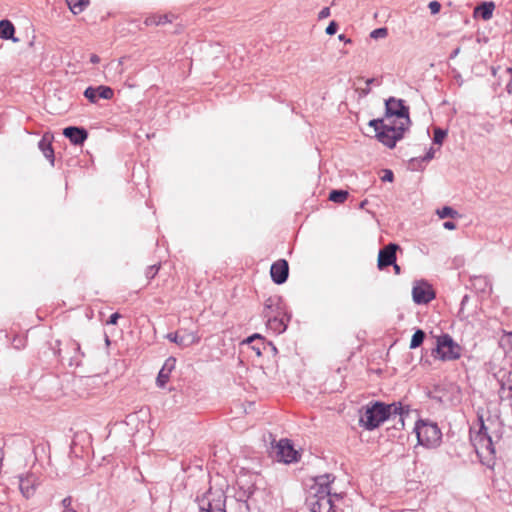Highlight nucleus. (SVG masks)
Segmentation results:
<instances>
[{"instance_id":"nucleus-1","label":"nucleus","mask_w":512,"mask_h":512,"mask_svg":"<svg viewBox=\"0 0 512 512\" xmlns=\"http://www.w3.org/2000/svg\"><path fill=\"white\" fill-rule=\"evenodd\" d=\"M335 480L332 474L315 477L314 484L309 490L306 505L311 512H335V500L343 498L341 493H332L331 485Z\"/></svg>"},{"instance_id":"nucleus-2","label":"nucleus","mask_w":512,"mask_h":512,"mask_svg":"<svg viewBox=\"0 0 512 512\" xmlns=\"http://www.w3.org/2000/svg\"><path fill=\"white\" fill-rule=\"evenodd\" d=\"M409 408L404 407L400 402L385 404L376 401L371 406H367L365 412L360 417V425L366 430H374L386 420L393 419L404 425V415H408Z\"/></svg>"},{"instance_id":"nucleus-3","label":"nucleus","mask_w":512,"mask_h":512,"mask_svg":"<svg viewBox=\"0 0 512 512\" xmlns=\"http://www.w3.org/2000/svg\"><path fill=\"white\" fill-rule=\"evenodd\" d=\"M480 428L475 434H471V442L480 461L491 466L494 464L496 455V444L499 435L493 436L489 433V427L484 424L483 418L479 417Z\"/></svg>"},{"instance_id":"nucleus-4","label":"nucleus","mask_w":512,"mask_h":512,"mask_svg":"<svg viewBox=\"0 0 512 512\" xmlns=\"http://www.w3.org/2000/svg\"><path fill=\"white\" fill-rule=\"evenodd\" d=\"M410 125H404V121L387 120L385 116L382 118V130L378 132L377 140L392 149L396 146V143L404 137V133L408 130Z\"/></svg>"},{"instance_id":"nucleus-5","label":"nucleus","mask_w":512,"mask_h":512,"mask_svg":"<svg viewBox=\"0 0 512 512\" xmlns=\"http://www.w3.org/2000/svg\"><path fill=\"white\" fill-rule=\"evenodd\" d=\"M463 348L454 341L451 335L442 333L436 338V347L432 355L441 361H455L461 358Z\"/></svg>"},{"instance_id":"nucleus-6","label":"nucleus","mask_w":512,"mask_h":512,"mask_svg":"<svg viewBox=\"0 0 512 512\" xmlns=\"http://www.w3.org/2000/svg\"><path fill=\"white\" fill-rule=\"evenodd\" d=\"M52 350L55 356L62 362L67 361L69 366H79L84 357L80 344L74 339H68L64 343L56 340Z\"/></svg>"},{"instance_id":"nucleus-7","label":"nucleus","mask_w":512,"mask_h":512,"mask_svg":"<svg viewBox=\"0 0 512 512\" xmlns=\"http://www.w3.org/2000/svg\"><path fill=\"white\" fill-rule=\"evenodd\" d=\"M418 443L427 448H435L441 443L442 433L436 423L419 420L414 427Z\"/></svg>"},{"instance_id":"nucleus-8","label":"nucleus","mask_w":512,"mask_h":512,"mask_svg":"<svg viewBox=\"0 0 512 512\" xmlns=\"http://www.w3.org/2000/svg\"><path fill=\"white\" fill-rule=\"evenodd\" d=\"M226 500L227 496L222 489L213 488L197 498L198 507L203 512H227Z\"/></svg>"},{"instance_id":"nucleus-9","label":"nucleus","mask_w":512,"mask_h":512,"mask_svg":"<svg viewBox=\"0 0 512 512\" xmlns=\"http://www.w3.org/2000/svg\"><path fill=\"white\" fill-rule=\"evenodd\" d=\"M385 114L387 120L390 118H397L398 120L404 121V125H410L411 120L409 117V107L405 105V101L390 97L385 101Z\"/></svg>"},{"instance_id":"nucleus-10","label":"nucleus","mask_w":512,"mask_h":512,"mask_svg":"<svg viewBox=\"0 0 512 512\" xmlns=\"http://www.w3.org/2000/svg\"><path fill=\"white\" fill-rule=\"evenodd\" d=\"M413 301L418 304H428L435 298L433 287L426 281H416L412 289Z\"/></svg>"},{"instance_id":"nucleus-11","label":"nucleus","mask_w":512,"mask_h":512,"mask_svg":"<svg viewBox=\"0 0 512 512\" xmlns=\"http://www.w3.org/2000/svg\"><path fill=\"white\" fill-rule=\"evenodd\" d=\"M297 451L289 439H281L276 445V458L280 462L291 463L297 461Z\"/></svg>"},{"instance_id":"nucleus-12","label":"nucleus","mask_w":512,"mask_h":512,"mask_svg":"<svg viewBox=\"0 0 512 512\" xmlns=\"http://www.w3.org/2000/svg\"><path fill=\"white\" fill-rule=\"evenodd\" d=\"M271 279L275 284L285 283L289 276V265L285 259H279L271 265Z\"/></svg>"},{"instance_id":"nucleus-13","label":"nucleus","mask_w":512,"mask_h":512,"mask_svg":"<svg viewBox=\"0 0 512 512\" xmlns=\"http://www.w3.org/2000/svg\"><path fill=\"white\" fill-rule=\"evenodd\" d=\"M166 338L182 348L189 347L200 341V337L196 332L188 331H184L183 334H180L179 332H171L166 335Z\"/></svg>"},{"instance_id":"nucleus-14","label":"nucleus","mask_w":512,"mask_h":512,"mask_svg":"<svg viewBox=\"0 0 512 512\" xmlns=\"http://www.w3.org/2000/svg\"><path fill=\"white\" fill-rule=\"evenodd\" d=\"M399 246L395 243H389L384 248L380 249L378 254L377 266L380 270L391 266L396 261V251Z\"/></svg>"},{"instance_id":"nucleus-15","label":"nucleus","mask_w":512,"mask_h":512,"mask_svg":"<svg viewBox=\"0 0 512 512\" xmlns=\"http://www.w3.org/2000/svg\"><path fill=\"white\" fill-rule=\"evenodd\" d=\"M84 96L91 102L96 103L98 99L110 100L114 96V91L109 86L100 85L98 87L89 86L84 91Z\"/></svg>"},{"instance_id":"nucleus-16","label":"nucleus","mask_w":512,"mask_h":512,"mask_svg":"<svg viewBox=\"0 0 512 512\" xmlns=\"http://www.w3.org/2000/svg\"><path fill=\"white\" fill-rule=\"evenodd\" d=\"M265 317L268 318V327L278 334L283 333L287 329V323L290 320V315L282 314L281 312H276L273 315L266 313Z\"/></svg>"},{"instance_id":"nucleus-17","label":"nucleus","mask_w":512,"mask_h":512,"mask_svg":"<svg viewBox=\"0 0 512 512\" xmlns=\"http://www.w3.org/2000/svg\"><path fill=\"white\" fill-rule=\"evenodd\" d=\"M63 135L74 145H82L88 138V132L83 127L68 126L63 129Z\"/></svg>"},{"instance_id":"nucleus-18","label":"nucleus","mask_w":512,"mask_h":512,"mask_svg":"<svg viewBox=\"0 0 512 512\" xmlns=\"http://www.w3.org/2000/svg\"><path fill=\"white\" fill-rule=\"evenodd\" d=\"M175 367H176V358L172 357V356L168 357L165 360L162 368L160 369V371L158 373V376L156 379V383H157L158 387H160V388L165 387L166 383L169 380L170 374L175 369Z\"/></svg>"},{"instance_id":"nucleus-19","label":"nucleus","mask_w":512,"mask_h":512,"mask_svg":"<svg viewBox=\"0 0 512 512\" xmlns=\"http://www.w3.org/2000/svg\"><path fill=\"white\" fill-rule=\"evenodd\" d=\"M36 477L32 474L20 476L19 489L25 498L31 497L35 493Z\"/></svg>"},{"instance_id":"nucleus-20","label":"nucleus","mask_w":512,"mask_h":512,"mask_svg":"<svg viewBox=\"0 0 512 512\" xmlns=\"http://www.w3.org/2000/svg\"><path fill=\"white\" fill-rule=\"evenodd\" d=\"M499 397L502 401L512 399V378L511 374H505L499 379Z\"/></svg>"},{"instance_id":"nucleus-21","label":"nucleus","mask_w":512,"mask_h":512,"mask_svg":"<svg viewBox=\"0 0 512 512\" xmlns=\"http://www.w3.org/2000/svg\"><path fill=\"white\" fill-rule=\"evenodd\" d=\"M38 147L42 151L45 158L50 161L51 165H54L55 156L52 147L51 137H48V135H44L42 139L39 141Z\"/></svg>"},{"instance_id":"nucleus-22","label":"nucleus","mask_w":512,"mask_h":512,"mask_svg":"<svg viewBox=\"0 0 512 512\" xmlns=\"http://www.w3.org/2000/svg\"><path fill=\"white\" fill-rule=\"evenodd\" d=\"M15 27L9 20L0 21V38L4 40H13L14 42L18 39L14 38Z\"/></svg>"},{"instance_id":"nucleus-23","label":"nucleus","mask_w":512,"mask_h":512,"mask_svg":"<svg viewBox=\"0 0 512 512\" xmlns=\"http://www.w3.org/2000/svg\"><path fill=\"white\" fill-rule=\"evenodd\" d=\"M494 8L493 2H483L475 9V14H478L483 20H489L493 15Z\"/></svg>"},{"instance_id":"nucleus-24","label":"nucleus","mask_w":512,"mask_h":512,"mask_svg":"<svg viewBox=\"0 0 512 512\" xmlns=\"http://www.w3.org/2000/svg\"><path fill=\"white\" fill-rule=\"evenodd\" d=\"M174 15H152L146 18L145 24L146 25H163L166 23H171L173 21Z\"/></svg>"},{"instance_id":"nucleus-25","label":"nucleus","mask_w":512,"mask_h":512,"mask_svg":"<svg viewBox=\"0 0 512 512\" xmlns=\"http://www.w3.org/2000/svg\"><path fill=\"white\" fill-rule=\"evenodd\" d=\"M434 158V150L433 148H430L429 151L425 154V156L421 158H412L409 161V168L411 170H418L421 168V164L423 162H428Z\"/></svg>"},{"instance_id":"nucleus-26","label":"nucleus","mask_w":512,"mask_h":512,"mask_svg":"<svg viewBox=\"0 0 512 512\" xmlns=\"http://www.w3.org/2000/svg\"><path fill=\"white\" fill-rule=\"evenodd\" d=\"M70 11L77 15L85 10V8L89 5V0H65Z\"/></svg>"},{"instance_id":"nucleus-27","label":"nucleus","mask_w":512,"mask_h":512,"mask_svg":"<svg viewBox=\"0 0 512 512\" xmlns=\"http://www.w3.org/2000/svg\"><path fill=\"white\" fill-rule=\"evenodd\" d=\"M247 343L256 342L252 345V349L256 352L258 356L262 355V350L265 349L266 343L264 342V338L259 334H254L247 338Z\"/></svg>"},{"instance_id":"nucleus-28","label":"nucleus","mask_w":512,"mask_h":512,"mask_svg":"<svg viewBox=\"0 0 512 512\" xmlns=\"http://www.w3.org/2000/svg\"><path fill=\"white\" fill-rule=\"evenodd\" d=\"M281 309V299L280 298H268L265 301V307H264V315L266 313L275 314L276 312H280Z\"/></svg>"},{"instance_id":"nucleus-29","label":"nucleus","mask_w":512,"mask_h":512,"mask_svg":"<svg viewBox=\"0 0 512 512\" xmlns=\"http://www.w3.org/2000/svg\"><path fill=\"white\" fill-rule=\"evenodd\" d=\"M425 337V332L421 329H417L411 337L410 349H416L419 346H421L422 343L424 342Z\"/></svg>"},{"instance_id":"nucleus-30","label":"nucleus","mask_w":512,"mask_h":512,"mask_svg":"<svg viewBox=\"0 0 512 512\" xmlns=\"http://www.w3.org/2000/svg\"><path fill=\"white\" fill-rule=\"evenodd\" d=\"M348 195L349 193L346 190H332L329 193V200L335 203H343Z\"/></svg>"},{"instance_id":"nucleus-31","label":"nucleus","mask_w":512,"mask_h":512,"mask_svg":"<svg viewBox=\"0 0 512 512\" xmlns=\"http://www.w3.org/2000/svg\"><path fill=\"white\" fill-rule=\"evenodd\" d=\"M439 218L444 219L447 217L455 218L458 216V212L449 206H444L442 209L437 210Z\"/></svg>"},{"instance_id":"nucleus-32","label":"nucleus","mask_w":512,"mask_h":512,"mask_svg":"<svg viewBox=\"0 0 512 512\" xmlns=\"http://www.w3.org/2000/svg\"><path fill=\"white\" fill-rule=\"evenodd\" d=\"M446 136H447V131L437 127L434 129L433 142L435 144L441 145Z\"/></svg>"},{"instance_id":"nucleus-33","label":"nucleus","mask_w":512,"mask_h":512,"mask_svg":"<svg viewBox=\"0 0 512 512\" xmlns=\"http://www.w3.org/2000/svg\"><path fill=\"white\" fill-rule=\"evenodd\" d=\"M387 35H388V30L385 27L374 29L370 33V37L373 39L385 38Z\"/></svg>"},{"instance_id":"nucleus-34","label":"nucleus","mask_w":512,"mask_h":512,"mask_svg":"<svg viewBox=\"0 0 512 512\" xmlns=\"http://www.w3.org/2000/svg\"><path fill=\"white\" fill-rule=\"evenodd\" d=\"M159 268H160V265L149 266L145 272L147 279H149V280L153 279L157 275Z\"/></svg>"},{"instance_id":"nucleus-35","label":"nucleus","mask_w":512,"mask_h":512,"mask_svg":"<svg viewBox=\"0 0 512 512\" xmlns=\"http://www.w3.org/2000/svg\"><path fill=\"white\" fill-rule=\"evenodd\" d=\"M368 125L374 128L377 136L378 132L382 130V118L372 119L369 121Z\"/></svg>"},{"instance_id":"nucleus-36","label":"nucleus","mask_w":512,"mask_h":512,"mask_svg":"<svg viewBox=\"0 0 512 512\" xmlns=\"http://www.w3.org/2000/svg\"><path fill=\"white\" fill-rule=\"evenodd\" d=\"M338 30V23L336 21H331L329 25L326 27L325 32L328 35H334Z\"/></svg>"},{"instance_id":"nucleus-37","label":"nucleus","mask_w":512,"mask_h":512,"mask_svg":"<svg viewBox=\"0 0 512 512\" xmlns=\"http://www.w3.org/2000/svg\"><path fill=\"white\" fill-rule=\"evenodd\" d=\"M428 7L431 11V14L435 15V14L439 13V11L441 9V4L438 1H431L429 3Z\"/></svg>"},{"instance_id":"nucleus-38","label":"nucleus","mask_w":512,"mask_h":512,"mask_svg":"<svg viewBox=\"0 0 512 512\" xmlns=\"http://www.w3.org/2000/svg\"><path fill=\"white\" fill-rule=\"evenodd\" d=\"M393 179H394L393 172L389 169L384 170V175L382 176V181L392 182Z\"/></svg>"},{"instance_id":"nucleus-39","label":"nucleus","mask_w":512,"mask_h":512,"mask_svg":"<svg viewBox=\"0 0 512 512\" xmlns=\"http://www.w3.org/2000/svg\"><path fill=\"white\" fill-rule=\"evenodd\" d=\"M331 14L329 7H324L321 9V11L318 13V20H323L327 17H329Z\"/></svg>"},{"instance_id":"nucleus-40","label":"nucleus","mask_w":512,"mask_h":512,"mask_svg":"<svg viewBox=\"0 0 512 512\" xmlns=\"http://www.w3.org/2000/svg\"><path fill=\"white\" fill-rule=\"evenodd\" d=\"M121 317V315L118 312H115L110 315L109 319L107 320L108 325H116L118 319Z\"/></svg>"},{"instance_id":"nucleus-41","label":"nucleus","mask_w":512,"mask_h":512,"mask_svg":"<svg viewBox=\"0 0 512 512\" xmlns=\"http://www.w3.org/2000/svg\"><path fill=\"white\" fill-rule=\"evenodd\" d=\"M72 501H73V500H72V497H71V496H67V497H65V498L62 500V502H61L62 507H63V510H67V509H69V508H73V507H72Z\"/></svg>"},{"instance_id":"nucleus-42","label":"nucleus","mask_w":512,"mask_h":512,"mask_svg":"<svg viewBox=\"0 0 512 512\" xmlns=\"http://www.w3.org/2000/svg\"><path fill=\"white\" fill-rule=\"evenodd\" d=\"M443 227L447 230H454L456 228V224L453 221H446L443 223Z\"/></svg>"},{"instance_id":"nucleus-43","label":"nucleus","mask_w":512,"mask_h":512,"mask_svg":"<svg viewBox=\"0 0 512 512\" xmlns=\"http://www.w3.org/2000/svg\"><path fill=\"white\" fill-rule=\"evenodd\" d=\"M338 39H339L340 41L344 42L345 44H350V43H352V40H351L350 38H347V37H346V35H344V34H340V35L338 36Z\"/></svg>"},{"instance_id":"nucleus-44","label":"nucleus","mask_w":512,"mask_h":512,"mask_svg":"<svg viewBox=\"0 0 512 512\" xmlns=\"http://www.w3.org/2000/svg\"><path fill=\"white\" fill-rule=\"evenodd\" d=\"M90 62H91V63H93V64H97V63H99V62H100V58H99V56H98V55H96V54H92V55L90 56Z\"/></svg>"},{"instance_id":"nucleus-45","label":"nucleus","mask_w":512,"mask_h":512,"mask_svg":"<svg viewBox=\"0 0 512 512\" xmlns=\"http://www.w3.org/2000/svg\"><path fill=\"white\" fill-rule=\"evenodd\" d=\"M393 268H394V271L396 274H400V266L396 263V261L394 262V264H392Z\"/></svg>"},{"instance_id":"nucleus-46","label":"nucleus","mask_w":512,"mask_h":512,"mask_svg":"<svg viewBox=\"0 0 512 512\" xmlns=\"http://www.w3.org/2000/svg\"><path fill=\"white\" fill-rule=\"evenodd\" d=\"M460 52V47H457L456 49L453 50V52L451 53V58H454L456 57Z\"/></svg>"},{"instance_id":"nucleus-47","label":"nucleus","mask_w":512,"mask_h":512,"mask_svg":"<svg viewBox=\"0 0 512 512\" xmlns=\"http://www.w3.org/2000/svg\"><path fill=\"white\" fill-rule=\"evenodd\" d=\"M374 78H369L366 80L367 87H370V85L374 82Z\"/></svg>"},{"instance_id":"nucleus-48","label":"nucleus","mask_w":512,"mask_h":512,"mask_svg":"<svg viewBox=\"0 0 512 512\" xmlns=\"http://www.w3.org/2000/svg\"><path fill=\"white\" fill-rule=\"evenodd\" d=\"M467 300H468V296L465 295L461 301V305H464L465 303H467Z\"/></svg>"},{"instance_id":"nucleus-49","label":"nucleus","mask_w":512,"mask_h":512,"mask_svg":"<svg viewBox=\"0 0 512 512\" xmlns=\"http://www.w3.org/2000/svg\"><path fill=\"white\" fill-rule=\"evenodd\" d=\"M240 506H245V508H248V505L245 500H240Z\"/></svg>"},{"instance_id":"nucleus-50","label":"nucleus","mask_w":512,"mask_h":512,"mask_svg":"<svg viewBox=\"0 0 512 512\" xmlns=\"http://www.w3.org/2000/svg\"><path fill=\"white\" fill-rule=\"evenodd\" d=\"M370 92V87H366L363 89V94L367 95Z\"/></svg>"},{"instance_id":"nucleus-51","label":"nucleus","mask_w":512,"mask_h":512,"mask_svg":"<svg viewBox=\"0 0 512 512\" xmlns=\"http://www.w3.org/2000/svg\"><path fill=\"white\" fill-rule=\"evenodd\" d=\"M63 512H77L74 508H69L67 510H63Z\"/></svg>"},{"instance_id":"nucleus-52","label":"nucleus","mask_w":512,"mask_h":512,"mask_svg":"<svg viewBox=\"0 0 512 512\" xmlns=\"http://www.w3.org/2000/svg\"><path fill=\"white\" fill-rule=\"evenodd\" d=\"M511 87H512L511 83L508 84V86H507L508 93H511Z\"/></svg>"},{"instance_id":"nucleus-53","label":"nucleus","mask_w":512,"mask_h":512,"mask_svg":"<svg viewBox=\"0 0 512 512\" xmlns=\"http://www.w3.org/2000/svg\"><path fill=\"white\" fill-rule=\"evenodd\" d=\"M509 337L511 338V343H512V331L509 333Z\"/></svg>"},{"instance_id":"nucleus-54","label":"nucleus","mask_w":512,"mask_h":512,"mask_svg":"<svg viewBox=\"0 0 512 512\" xmlns=\"http://www.w3.org/2000/svg\"><path fill=\"white\" fill-rule=\"evenodd\" d=\"M268 345H269V346H272V348H273L274 350H276V348L272 345V343H268Z\"/></svg>"},{"instance_id":"nucleus-55","label":"nucleus","mask_w":512,"mask_h":512,"mask_svg":"<svg viewBox=\"0 0 512 512\" xmlns=\"http://www.w3.org/2000/svg\"><path fill=\"white\" fill-rule=\"evenodd\" d=\"M510 122H511V124H512V117H511V121H510Z\"/></svg>"}]
</instances>
